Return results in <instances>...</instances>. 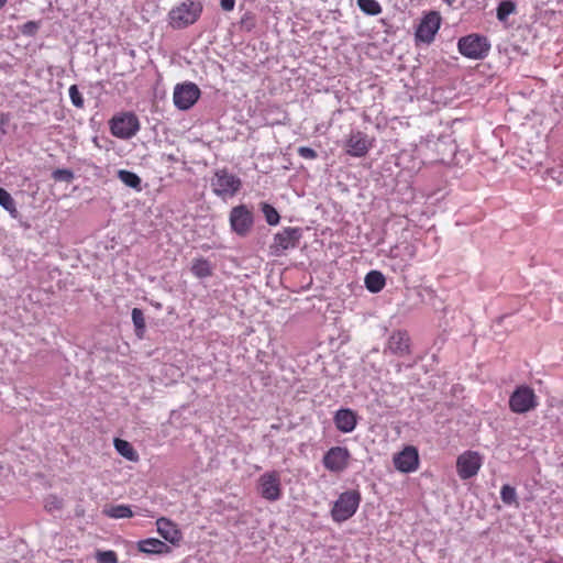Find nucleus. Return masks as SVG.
<instances>
[{
	"instance_id": "1",
	"label": "nucleus",
	"mask_w": 563,
	"mask_h": 563,
	"mask_svg": "<svg viewBox=\"0 0 563 563\" xmlns=\"http://www.w3.org/2000/svg\"><path fill=\"white\" fill-rule=\"evenodd\" d=\"M202 10L203 5L200 0H184L169 11V25L175 30L185 29L200 18Z\"/></svg>"
},
{
	"instance_id": "2",
	"label": "nucleus",
	"mask_w": 563,
	"mask_h": 563,
	"mask_svg": "<svg viewBox=\"0 0 563 563\" xmlns=\"http://www.w3.org/2000/svg\"><path fill=\"white\" fill-rule=\"evenodd\" d=\"M229 224L232 233L239 238H246L255 224V214L252 206L241 203L231 208Z\"/></svg>"
},
{
	"instance_id": "3",
	"label": "nucleus",
	"mask_w": 563,
	"mask_h": 563,
	"mask_svg": "<svg viewBox=\"0 0 563 563\" xmlns=\"http://www.w3.org/2000/svg\"><path fill=\"white\" fill-rule=\"evenodd\" d=\"M210 185L212 192L217 197L227 200L228 198L234 197L240 191L242 180L238 176L229 173L227 168H222L214 172Z\"/></svg>"
},
{
	"instance_id": "4",
	"label": "nucleus",
	"mask_w": 563,
	"mask_h": 563,
	"mask_svg": "<svg viewBox=\"0 0 563 563\" xmlns=\"http://www.w3.org/2000/svg\"><path fill=\"white\" fill-rule=\"evenodd\" d=\"M457 49L466 58L484 59L490 51V42L485 35L472 33L459 38Z\"/></svg>"
},
{
	"instance_id": "5",
	"label": "nucleus",
	"mask_w": 563,
	"mask_h": 563,
	"mask_svg": "<svg viewBox=\"0 0 563 563\" xmlns=\"http://www.w3.org/2000/svg\"><path fill=\"white\" fill-rule=\"evenodd\" d=\"M361 503V494L357 490H346L335 500L331 517L335 522H343L350 519L357 510Z\"/></svg>"
},
{
	"instance_id": "6",
	"label": "nucleus",
	"mask_w": 563,
	"mask_h": 563,
	"mask_svg": "<svg viewBox=\"0 0 563 563\" xmlns=\"http://www.w3.org/2000/svg\"><path fill=\"white\" fill-rule=\"evenodd\" d=\"M509 409L517 415H523L534 410L538 405V397L534 390L528 385H520L515 388L509 397Z\"/></svg>"
},
{
	"instance_id": "7",
	"label": "nucleus",
	"mask_w": 563,
	"mask_h": 563,
	"mask_svg": "<svg viewBox=\"0 0 563 563\" xmlns=\"http://www.w3.org/2000/svg\"><path fill=\"white\" fill-rule=\"evenodd\" d=\"M441 15L438 11H429L420 20L416 27V43L430 44L433 42L435 34L441 26Z\"/></svg>"
},
{
	"instance_id": "8",
	"label": "nucleus",
	"mask_w": 563,
	"mask_h": 563,
	"mask_svg": "<svg viewBox=\"0 0 563 563\" xmlns=\"http://www.w3.org/2000/svg\"><path fill=\"white\" fill-rule=\"evenodd\" d=\"M301 238L302 230L300 228H284L274 235L269 246L272 255L280 256L285 251L297 247Z\"/></svg>"
},
{
	"instance_id": "9",
	"label": "nucleus",
	"mask_w": 563,
	"mask_h": 563,
	"mask_svg": "<svg viewBox=\"0 0 563 563\" xmlns=\"http://www.w3.org/2000/svg\"><path fill=\"white\" fill-rule=\"evenodd\" d=\"M110 130L114 136L126 140L137 133L140 122L134 113H123L112 118L110 121Z\"/></svg>"
},
{
	"instance_id": "10",
	"label": "nucleus",
	"mask_w": 563,
	"mask_h": 563,
	"mask_svg": "<svg viewBox=\"0 0 563 563\" xmlns=\"http://www.w3.org/2000/svg\"><path fill=\"white\" fill-rule=\"evenodd\" d=\"M199 87L190 81L176 85L174 89V104L179 110H189L199 99Z\"/></svg>"
},
{
	"instance_id": "11",
	"label": "nucleus",
	"mask_w": 563,
	"mask_h": 563,
	"mask_svg": "<svg viewBox=\"0 0 563 563\" xmlns=\"http://www.w3.org/2000/svg\"><path fill=\"white\" fill-rule=\"evenodd\" d=\"M258 494L268 501H276L282 497L280 474L271 471L262 474L258 478Z\"/></svg>"
},
{
	"instance_id": "12",
	"label": "nucleus",
	"mask_w": 563,
	"mask_h": 563,
	"mask_svg": "<svg viewBox=\"0 0 563 563\" xmlns=\"http://www.w3.org/2000/svg\"><path fill=\"white\" fill-rule=\"evenodd\" d=\"M387 353L397 357L411 354V340L406 330H395L390 333L384 347V354Z\"/></svg>"
},
{
	"instance_id": "13",
	"label": "nucleus",
	"mask_w": 563,
	"mask_h": 563,
	"mask_svg": "<svg viewBox=\"0 0 563 563\" xmlns=\"http://www.w3.org/2000/svg\"><path fill=\"white\" fill-rule=\"evenodd\" d=\"M351 459V453L345 446H332L322 457L323 466L332 473H341L347 466Z\"/></svg>"
},
{
	"instance_id": "14",
	"label": "nucleus",
	"mask_w": 563,
	"mask_h": 563,
	"mask_svg": "<svg viewBox=\"0 0 563 563\" xmlns=\"http://www.w3.org/2000/svg\"><path fill=\"white\" fill-rule=\"evenodd\" d=\"M482 456L478 452L466 451L456 460V471L461 479H468L477 475L482 466Z\"/></svg>"
},
{
	"instance_id": "15",
	"label": "nucleus",
	"mask_w": 563,
	"mask_h": 563,
	"mask_svg": "<svg viewBox=\"0 0 563 563\" xmlns=\"http://www.w3.org/2000/svg\"><path fill=\"white\" fill-rule=\"evenodd\" d=\"M394 465L401 473L415 472L419 466V454L415 446L408 445L394 456Z\"/></svg>"
},
{
	"instance_id": "16",
	"label": "nucleus",
	"mask_w": 563,
	"mask_h": 563,
	"mask_svg": "<svg viewBox=\"0 0 563 563\" xmlns=\"http://www.w3.org/2000/svg\"><path fill=\"white\" fill-rule=\"evenodd\" d=\"M346 153L353 157H363L372 147L368 136L361 132H353L345 141Z\"/></svg>"
},
{
	"instance_id": "17",
	"label": "nucleus",
	"mask_w": 563,
	"mask_h": 563,
	"mask_svg": "<svg viewBox=\"0 0 563 563\" xmlns=\"http://www.w3.org/2000/svg\"><path fill=\"white\" fill-rule=\"evenodd\" d=\"M358 416L351 408H340L334 412L333 422L335 428L342 433L354 431L357 426Z\"/></svg>"
},
{
	"instance_id": "18",
	"label": "nucleus",
	"mask_w": 563,
	"mask_h": 563,
	"mask_svg": "<svg viewBox=\"0 0 563 563\" xmlns=\"http://www.w3.org/2000/svg\"><path fill=\"white\" fill-rule=\"evenodd\" d=\"M157 532L167 542L178 545L183 539V533L177 525L172 520L162 517L156 520Z\"/></svg>"
},
{
	"instance_id": "19",
	"label": "nucleus",
	"mask_w": 563,
	"mask_h": 563,
	"mask_svg": "<svg viewBox=\"0 0 563 563\" xmlns=\"http://www.w3.org/2000/svg\"><path fill=\"white\" fill-rule=\"evenodd\" d=\"M137 550L145 554H168L172 548L164 541L156 538H147L137 542Z\"/></svg>"
},
{
	"instance_id": "20",
	"label": "nucleus",
	"mask_w": 563,
	"mask_h": 563,
	"mask_svg": "<svg viewBox=\"0 0 563 563\" xmlns=\"http://www.w3.org/2000/svg\"><path fill=\"white\" fill-rule=\"evenodd\" d=\"M364 283L368 291L377 294L385 287L386 279L382 272L371 271L366 274Z\"/></svg>"
},
{
	"instance_id": "21",
	"label": "nucleus",
	"mask_w": 563,
	"mask_h": 563,
	"mask_svg": "<svg viewBox=\"0 0 563 563\" xmlns=\"http://www.w3.org/2000/svg\"><path fill=\"white\" fill-rule=\"evenodd\" d=\"M117 176L126 187L136 191L142 190V179L134 172L128 169H119Z\"/></svg>"
},
{
	"instance_id": "22",
	"label": "nucleus",
	"mask_w": 563,
	"mask_h": 563,
	"mask_svg": "<svg viewBox=\"0 0 563 563\" xmlns=\"http://www.w3.org/2000/svg\"><path fill=\"white\" fill-rule=\"evenodd\" d=\"M191 273L197 278H207L213 274V268L208 260L200 257L192 261Z\"/></svg>"
},
{
	"instance_id": "23",
	"label": "nucleus",
	"mask_w": 563,
	"mask_h": 563,
	"mask_svg": "<svg viewBox=\"0 0 563 563\" xmlns=\"http://www.w3.org/2000/svg\"><path fill=\"white\" fill-rule=\"evenodd\" d=\"M114 448L118 453L128 461L136 462L139 460V454L130 442L122 439H114Z\"/></svg>"
},
{
	"instance_id": "24",
	"label": "nucleus",
	"mask_w": 563,
	"mask_h": 563,
	"mask_svg": "<svg viewBox=\"0 0 563 563\" xmlns=\"http://www.w3.org/2000/svg\"><path fill=\"white\" fill-rule=\"evenodd\" d=\"M0 206L9 212L13 219H18L20 213L16 209V203L9 191L0 187Z\"/></svg>"
},
{
	"instance_id": "25",
	"label": "nucleus",
	"mask_w": 563,
	"mask_h": 563,
	"mask_svg": "<svg viewBox=\"0 0 563 563\" xmlns=\"http://www.w3.org/2000/svg\"><path fill=\"white\" fill-rule=\"evenodd\" d=\"M517 10V4L511 0H503L498 3L496 9L497 20L501 23H506L509 15L514 14Z\"/></svg>"
},
{
	"instance_id": "26",
	"label": "nucleus",
	"mask_w": 563,
	"mask_h": 563,
	"mask_svg": "<svg viewBox=\"0 0 563 563\" xmlns=\"http://www.w3.org/2000/svg\"><path fill=\"white\" fill-rule=\"evenodd\" d=\"M260 209L263 212L267 224L277 225L280 221V216L276 208L268 202H260Z\"/></svg>"
},
{
	"instance_id": "27",
	"label": "nucleus",
	"mask_w": 563,
	"mask_h": 563,
	"mask_svg": "<svg viewBox=\"0 0 563 563\" xmlns=\"http://www.w3.org/2000/svg\"><path fill=\"white\" fill-rule=\"evenodd\" d=\"M357 7L367 15H378L382 12V5L377 0H357Z\"/></svg>"
},
{
	"instance_id": "28",
	"label": "nucleus",
	"mask_w": 563,
	"mask_h": 563,
	"mask_svg": "<svg viewBox=\"0 0 563 563\" xmlns=\"http://www.w3.org/2000/svg\"><path fill=\"white\" fill-rule=\"evenodd\" d=\"M132 321L135 328V334L137 338L142 339L145 332V318L144 313L140 308L132 309Z\"/></svg>"
},
{
	"instance_id": "29",
	"label": "nucleus",
	"mask_w": 563,
	"mask_h": 563,
	"mask_svg": "<svg viewBox=\"0 0 563 563\" xmlns=\"http://www.w3.org/2000/svg\"><path fill=\"white\" fill-rule=\"evenodd\" d=\"M104 512L110 518L115 519L131 518L133 516L131 508L125 505L111 506L109 509L104 510Z\"/></svg>"
},
{
	"instance_id": "30",
	"label": "nucleus",
	"mask_w": 563,
	"mask_h": 563,
	"mask_svg": "<svg viewBox=\"0 0 563 563\" xmlns=\"http://www.w3.org/2000/svg\"><path fill=\"white\" fill-rule=\"evenodd\" d=\"M52 178L55 181L70 184L75 178V174L69 168H57L52 172Z\"/></svg>"
},
{
	"instance_id": "31",
	"label": "nucleus",
	"mask_w": 563,
	"mask_h": 563,
	"mask_svg": "<svg viewBox=\"0 0 563 563\" xmlns=\"http://www.w3.org/2000/svg\"><path fill=\"white\" fill-rule=\"evenodd\" d=\"M500 498L504 504L506 505H512L517 503V492L516 488L505 484L500 489Z\"/></svg>"
},
{
	"instance_id": "32",
	"label": "nucleus",
	"mask_w": 563,
	"mask_h": 563,
	"mask_svg": "<svg viewBox=\"0 0 563 563\" xmlns=\"http://www.w3.org/2000/svg\"><path fill=\"white\" fill-rule=\"evenodd\" d=\"M239 25H240V29L245 31V32H251L254 30L255 25H256V22H255V16L252 12L250 11H246L242 16H241V20L239 22Z\"/></svg>"
},
{
	"instance_id": "33",
	"label": "nucleus",
	"mask_w": 563,
	"mask_h": 563,
	"mask_svg": "<svg viewBox=\"0 0 563 563\" xmlns=\"http://www.w3.org/2000/svg\"><path fill=\"white\" fill-rule=\"evenodd\" d=\"M97 563H118V555L114 551H97L96 553Z\"/></svg>"
},
{
	"instance_id": "34",
	"label": "nucleus",
	"mask_w": 563,
	"mask_h": 563,
	"mask_svg": "<svg viewBox=\"0 0 563 563\" xmlns=\"http://www.w3.org/2000/svg\"><path fill=\"white\" fill-rule=\"evenodd\" d=\"M40 27V21H27L23 25H21L20 31L25 36H35Z\"/></svg>"
},
{
	"instance_id": "35",
	"label": "nucleus",
	"mask_w": 563,
	"mask_h": 563,
	"mask_svg": "<svg viewBox=\"0 0 563 563\" xmlns=\"http://www.w3.org/2000/svg\"><path fill=\"white\" fill-rule=\"evenodd\" d=\"M44 507L48 512L59 511L63 508V500L51 495L45 499Z\"/></svg>"
},
{
	"instance_id": "36",
	"label": "nucleus",
	"mask_w": 563,
	"mask_h": 563,
	"mask_svg": "<svg viewBox=\"0 0 563 563\" xmlns=\"http://www.w3.org/2000/svg\"><path fill=\"white\" fill-rule=\"evenodd\" d=\"M69 98L71 100V103L76 107V108H82L84 107V98H82V95L80 93L77 85H71L69 87Z\"/></svg>"
},
{
	"instance_id": "37",
	"label": "nucleus",
	"mask_w": 563,
	"mask_h": 563,
	"mask_svg": "<svg viewBox=\"0 0 563 563\" xmlns=\"http://www.w3.org/2000/svg\"><path fill=\"white\" fill-rule=\"evenodd\" d=\"M297 152L300 157L306 159H314L318 157V153L313 148L308 146H300L298 147Z\"/></svg>"
},
{
	"instance_id": "38",
	"label": "nucleus",
	"mask_w": 563,
	"mask_h": 563,
	"mask_svg": "<svg viewBox=\"0 0 563 563\" xmlns=\"http://www.w3.org/2000/svg\"><path fill=\"white\" fill-rule=\"evenodd\" d=\"M220 5L224 11H232L235 5V0H220Z\"/></svg>"
},
{
	"instance_id": "39",
	"label": "nucleus",
	"mask_w": 563,
	"mask_h": 563,
	"mask_svg": "<svg viewBox=\"0 0 563 563\" xmlns=\"http://www.w3.org/2000/svg\"><path fill=\"white\" fill-rule=\"evenodd\" d=\"M5 2H7V0H0V9H1L2 7H4Z\"/></svg>"
},
{
	"instance_id": "40",
	"label": "nucleus",
	"mask_w": 563,
	"mask_h": 563,
	"mask_svg": "<svg viewBox=\"0 0 563 563\" xmlns=\"http://www.w3.org/2000/svg\"><path fill=\"white\" fill-rule=\"evenodd\" d=\"M155 307H156L157 309H161V308H162V305H161V303H155Z\"/></svg>"
},
{
	"instance_id": "41",
	"label": "nucleus",
	"mask_w": 563,
	"mask_h": 563,
	"mask_svg": "<svg viewBox=\"0 0 563 563\" xmlns=\"http://www.w3.org/2000/svg\"><path fill=\"white\" fill-rule=\"evenodd\" d=\"M272 428H273V429H278V426L273 424V426H272Z\"/></svg>"
}]
</instances>
